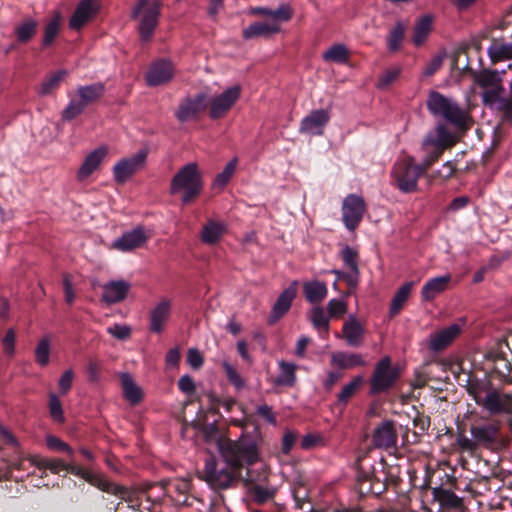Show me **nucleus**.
Masks as SVG:
<instances>
[{"instance_id": "nucleus-1", "label": "nucleus", "mask_w": 512, "mask_h": 512, "mask_svg": "<svg viewBox=\"0 0 512 512\" xmlns=\"http://www.w3.org/2000/svg\"><path fill=\"white\" fill-rule=\"evenodd\" d=\"M464 388L481 411L492 419L506 418L512 427V393L495 386L488 378L469 375Z\"/></svg>"}, {"instance_id": "nucleus-2", "label": "nucleus", "mask_w": 512, "mask_h": 512, "mask_svg": "<svg viewBox=\"0 0 512 512\" xmlns=\"http://www.w3.org/2000/svg\"><path fill=\"white\" fill-rule=\"evenodd\" d=\"M219 452L225 464L241 472L247 467L246 480L254 483L266 479V467L261 464L260 472L250 468L260 460V451L256 439L250 434H242L237 440H224L219 443Z\"/></svg>"}, {"instance_id": "nucleus-3", "label": "nucleus", "mask_w": 512, "mask_h": 512, "mask_svg": "<svg viewBox=\"0 0 512 512\" xmlns=\"http://www.w3.org/2000/svg\"><path fill=\"white\" fill-rule=\"evenodd\" d=\"M503 426L501 419H492L487 416L474 418L470 423V437L464 432H458L456 445L463 453L474 456L480 448L492 449L500 439V432Z\"/></svg>"}, {"instance_id": "nucleus-4", "label": "nucleus", "mask_w": 512, "mask_h": 512, "mask_svg": "<svg viewBox=\"0 0 512 512\" xmlns=\"http://www.w3.org/2000/svg\"><path fill=\"white\" fill-rule=\"evenodd\" d=\"M426 106L433 117L444 120L457 130L463 131L468 129L471 121L470 113L455 99L445 96L438 91L431 90L427 96Z\"/></svg>"}, {"instance_id": "nucleus-5", "label": "nucleus", "mask_w": 512, "mask_h": 512, "mask_svg": "<svg viewBox=\"0 0 512 512\" xmlns=\"http://www.w3.org/2000/svg\"><path fill=\"white\" fill-rule=\"evenodd\" d=\"M203 189V178L196 162H189L182 166L170 181L169 193L181 195L182 205L194 201Z\"/></svg>"}, {"instance_id": "nucleus-6", "label": "nucleus", "mask_w": 512, "mask_h": 512, "mask_svg": "<svg viewBox=\"0 0 512 512\" xmlns=\"http://www.w3.org/2000/svg\"><path fill=\"white\" fill-rule=\"evenodd\" d=\"M92 481L93 486L103 492L118 496L128 503L129 508L135 511L150 509V506L142 507V499L145 497L147 501L150 502V498L147 495V492L151 485L143 488L125 487L110 481L107 477L100 473H96L94 480Z\"/></svg>"}, {"instance_id": "nucleus-7", "label": "nucleus", "mask_w": 512, "mask_h": 512, "mask_svg": "<svg viewBox=\"0 0 512 512\" xmlns=\"http://www.w3.org/2000/svg\"><path fill=\"white\" fill-rule=\"evenodd\" d=\"M162 2L160 0H138L131 18L139 19L138 31L142 41H149L158 25Z\"/></svg>"}, {"instance_id": "nucleus-8", "label": "nucleus", "mask_w": 512, "mask_h": 512, "mask_svg": "<svg viewBox=\"0 0 512 512\" xmlns=\"http://www.w3.org/2000/svg\"><path fill=\"white\" fill-rule=\"evenodd\" d=\"M105 92V85L95 82L90 85L79 86L76 95L71 98L66 108L62 111V119L71 121L83 113L85 108L98 101Z\"/></svg>"}, {"instance_id": "nucleus-9", "label": "nucleus", "mask_w": 512, "mask_h": 512, "mask_svg": "<svg viewBox=\"0 0 512 512\" xmlns=\"http://www.w3.org/2000/svg\"><path fill=\"white\" fill-rule=\"evenodd\" d=\"M422 175L423 170L414 164L412 157L398 160L391 172L396 187L403 193L415 192Z\"/></svg>"}, {"instance_id": "nucleus-10", "label": "nucleus", "mask_w": 512, "mask_h": 512, "mask_svg": "<svg viewBox=\"0 0 512 512\" xmlns=\"http://www.w3.org/2000/svg\"><path fill=\"white\" fill-rule=\"evenodd\" d=\"M29 462L40 470L48 469L53 474H58L60 471H67L75 476L83 478L89 484L92 485V480L96 473L89 471L74 463V458H70V462L65 463L61 459L47 458L39 455H33L29 457Z\"/></svg>"}, {"instance_id": "nucleus-11", "label": "nucleus", "mask_w": 512, "mask_h": 512, "mask_svg": "<svg viewBox=\"0 0 512 512\" xmlns=\"http://www.w3.org/2000/svg\"><path fill=\"white\" fill-rule=\"evenodd\" d=\"M400 374L397 367L392 366L389 356L381 358L375 365L373 374L370 378V394H380L391 389Z\"/></svg>"}, {"instance_id": "nucleus-12", "label": "nucleus", "mask_w": 512, "mask_h": 512, "mask_svg": "<svg viewBox=\"0 0 512 512\" xmlns=\"http://www.w3.org/2000/svg\"><path fill=\"white\" fill-rule=\"evenodd\" d=\"M240 475L239 470L229 466H219L216 459L210 456L205 461L202 479L213 489H227Z\"/></svg>"}, {"instance_id": "nucleus-13", "label": "nucleus", "mask_w": 512, "mask_h": 512, "mask_svg": "<svg viewBox=\"0 0 512 512\" xmlns=\"http://www.w3.org/2000/svg\"><path fill=\"white\" fill-rule=\"evenodd\" d=\"M474 81L483 89L481 98L486 106L490 107L504 93L502 77L497 70L483 69L475 75Z\"/></svg>"}, {"instance_id": "nucleus-14", "label": "nucleus", "mask_w": 512, "mask_h": 512, "mask_svg": "<svg viewBox=\"0 0 512 512\" xmlns=\"http://www.w3.org/2000/svg\"><path fill=\"white\" fill-rule=\"evenodd\" d=\"M148 149H140L134 155L123 158L113 167V177L117 184H124L136 172L145 167Z\"/></svg>"}, {"instance_id": "nucleus-15", "label": "nucleus", "mask_w": 512, "mask_h": 512, "mask_svg": "<svg viewBox=\"0 0 512 512\" xmlns=\"http://www.w3.org/2000/svg\"><path fill=\"white\" fill-rule=\"evenodd\" d=\"M241 87L233 85L226 88L221 94L212 97L207 103L209 106V117L212 120L223 118L234 104L239 100Z\"/></svg>"}, {"instance_id": "nucleus-16", "label": "nucleus", "mask_w": 512, "mask_h": 512, "mask_svg": "<svg viewBox=\"0 0 512 512\" xmlns=\"http://www.w3.org/2000/svg\"><path fill=\"white\" fill-rule=\"evenodd\" d=\"M207 103L208 95L204 92L187 96L180 101L174 115L180 123L196 120L206 110Z\"/></svg>"}, {"instance_id": "nucleus-17", "label": "nucleus", "mask_w": 512, "mask_h": 512, "mask_svg": "<svg viewBox=\"0 0 512 512\" xmlns=\"http://www.w3.org/2000/svg\"><path fill=\"white\" fill-rule=\"evenodd\" d=\"M366 211L364 199L356 194H349L342 204V220L345 227L354 231L360 224Z\"/></svg>"}, {"instance_id": "nucleus-18", "label": "nucleus", "mask_w": 512, "mask_h": 512, "mask_svg": "<svg viewBox=\"0 0 512 512\" xmlns=\"http://www.w3.org/2000/svg\"><path fill=\"white\" fill-rule=\"evenodd\" d=\"M174 64L167 59L154 61L146 75L145 80L148 86L157 87L169 83L174 77Z\"/></svg>"}, {"instance_id": "nucleus-19", "label": "nucleus", "mask_w": 512, "mask_h": 512, "mask_svg": "<svg viewBox=\"0 0 512 512\" xmlns=\"http://www.w3.org/2000/svg\"><path fill=\"white\" fill-rule=\"evenodd\" d=\"M330 118L331 114L328 109L312 110L301 120L299 132L302 134L321 136L323 135Z\"/></svg>"}, {"instance_id": "nucleus-20", "label": "nucleus", "mask_w": 512, "mask_h": 512, "mask_svg": "<svg viewBox=\"0 0 512 512\" xmlns=\"http://www.w3.org/2000/svg\"><path fill=\"white\" fill-rule=\"evenodd\" d=\"M398 435L395 423L392 420H385L377 425L372 435V444L377 449H397Z\"/></svg>"}, {"instance_id": "nucleus-21", "label": "nucleus", "mask_w": 512, "mask_h": 512, "mask_svg": "<svg viewBox=\"0 0 512 512\" xmlns=\"http://www.w3.org/2000/svg\"><path fill=\"white\" fill-rule=\"evenodd\" d=\"M147 240L148 235L146 234L145 228L139 225L124 232L119 238L114 240L112 248L122 252H130L144 246Z\"/></svg>"}, {"instance_id": "nucleus-22", "label": "nucleus", "mask_w": 512, "mask_h": 512, "mask_svg": "<svg viewBox=\"0 0 512 512\" xmlns=\"http://www.w3.org/2000/svg\"><path fill=\"white\" fill-rule=\"evenodd\" d=\"M298 281L294 280L286 289H284L277 300L275 301L270 316L268 318L269 324L276 323L282 318L291 308L292 302L297 295Z\"/></svg>"}, {"instance_id": "nucleus-23", "label": "nucleus", "mask_w": 512, "mask_h": 512, "mask_svg": "<svg viewBox=\"0 0 512 512\" xmlns=\"http://www.w3.org/2000/svg\"><path fill=\"white\" fill-rule=\"evenodd\" d=\"M99 11L97 0H81L69 20V27L73 30H80L86 23L91 21Z\"/></svg>"}, {"instance_id": "nucleus-24", "label": "nucleus", "mask_w": 512, "mask_h": 512, "mask_svg": "<svg viewBox=\"0 0 512 512\" xmlns=\"http://www.w3.org/2000/svg\"><path fill=\"white\" fill-rule=\"evenodd\" d=\"M108 155L106 146H100L91 151L83 160L81 166L77 171V180L82 182L90 177L100 167L104 159Z\"/></svg>"}, {"instance_id": "nucleus-25", "label": "nucleus", "mask_w": 512, "mask_h": 512, "mask_svg": "<svg viewBox=\"0 0 512 512\" xmlns=\"http://www.w3.org/2000/svg\"><path fill=\"white\" fill-rule=\"evenodd\" d=\"M172 311V303L169 299L160 300L149 314V330L152 333L160 334L163 332Z\"/></svg>"}, {"instance_id": "nucleus-26", "label": "nucleus", "mask_w": 512, "mask_h": 512, "mask_svg": "<svg viewBox=\"0 0 512 512\" xmlns=\"http://www.w3.org/2000/svg\"><path fill=\"white\" fill-rule=\"evenodd\" d=\"M433 499L439 504V512H456L463 507V500L450 489L441 486L432 489Z\"/></svg>"}, {"instance_id": "nucleus-27", "label": "nucleus", "mask_w": 512, "mask_h": 512, "mask_svg": "<svg viewBox=\"0 0 512 512\" xmlns=\"http://www.w3.org/2000/svg\"><path fill=\"white\" fill-rule=\"evenodd\" d=\"M283 21H257L250 24L243 30L242 36L245 40L254 38H270L281 30Z\"/></svg>"}, {"instance_id": "nucleus-28", "label": "nucleus", "mask_w": 512, "mask_h": 512, "mask_svg": "<svg viewBox=\"0 0 512 512\" xmlns=\"http://www.w3.org/2000/svg\"><path fill=\"white\" fill-rule=\"evenodd\" d=\"M131 288L126 280H111L102 286V300L111 305L123 301Z\"/></svg>"}, {"instance_id": "nucleus-29", "label": "nucleus", "mask_w": 512, "mask_h": 512, "mask_svg": "<svg viewBox=\"0 0 512 512\" xmlns=\"http://www.w3.org/2000/svg\"><path fill=\"white\" fill-rule=\"evenodd\" d=\"M166 493L173 499L177 505L188 504V493L191 488V482L186 478H177L162 482Z\"/></svg>"}, {"instance_id": "nucleus-30", "label": "nucleus", "mask_w": 512, "mask_h": 512, "mask_svg": "<svg viewBox=\"0 0 512 512\" xmlns=\"http://www.w3.org/2000/svg\"><path fill=\"white\" fill-rule=\"evenodd\" d=\"M342 333L348 346L359 347L363 342L364 327L353 314L344 322Z\"/></svg>"}, {"instance_id": "nucleus-31", "label": "nucleus", "mask_w": 512, "mask_h": 512, "mask_svg": "<svg viewBox=\"0 0 512 512\" xmlns=\"http://www.w3.org/2000/svg\"><path fill=\"white\" fill-rule=\"evenodd\" d=\"M460 331L461 327L454 323L439 332L432 334L430 336V350L438 352L445 349L460 334Z\"/></svg>"}, {"instance_id": "nucleus-32", "label": "nucleus", "mask_w": 512, "mask_h": 512, "mask_svg": "<svg viewBox=\"0 0 512 512\" xmlns=\"http://www.w3.org/2000/svg\"><path fill=\"white\" fill-rule=\"evenodd\" d=\"M331 364L339 369L364 367L367 361L360 353L338 351L331 355Z\"/></svg>"}, {"instance_id": "nucleus-33", "label": "nucleus", "mask_w": 512, "mask_h": 512, "mask_svg": "<svg viewBox=\"0 0 512 512\" xmlns=\"http://www.w3.org/2000/svg\"><path fill=\"white\" fill-rule=\"evenodd\" d=\"M121 388L124 398L131 404L137 405L143 400V391L135 383L133 377L128 372H123L120 375Z\"/></svg>"}, {"instance_id": "nucleus-34", "label": "nucleus", "mask_w": 512, "mask_h": 512, "mask_svg": "<svg viewBox=\"0 0 512 512\" xmlns=\"http://www.w3.org/2000/svg\"><path fill=\"white\" fill-rule=\"evenodd\" d=\"M451 281V275L445 274L442 276L429 279L422 287L421 295L425 301L433 300L437 295L444 292Z\"/></svg>"}, {"instance_id": "nucleus-35", "label": "nucleus", "mask_w": 512, "mask_h": 512, "mask_svg": "<svg viewBox=\"0 0 512 512\" xmlns=\"http://www.w3.org/2000/svg\"><path fill=\"white\" fill-rule=\"evenodd\" d=\"M492 63L512 59V41L505 42L501 39H493L487 49Z\"/></svg>"}, {"instance_id": "nucleus-36", "label": "nucleus", "mask_w": 512, "mask_h": 512, "mask_svg": "<svg viewBox=\"0 0 512 512\" xmlns=\"http://www.w3.org/2000/svg\"><path fill=\"white\" fill-rule=\"evenodd\" d=\"M303 292L309 303L318 304L326 298L328 289L324 282L312 280L303 284Z\"/></svg>"}, {"instance_id": "nucleus-37", "label": "nucleus", "mask_w": 512, "mask_h": 512, "mask_svg": "<svg viewBox=\"0 0 512 512\" xmlns=\"http://www.w3.org/2000/svg\"><path fill=\"white\" fill-rule=\"evenodd\" d=\"M279 373L274 380L276 386L292 387L296 383V370L298 366L284 360L278 361Z\"/></svg>"}, {"instance_id": "nucleus-38", "label": "nucleus", "mask_w": 512, "mask_h": 512, "mask_svg": "<svg viewBox=\"0 0 512 512\" xmlns=\"http://www.w3.org/2000/svg\"><path fill=\"white\" fill-rule=\"evenodd\" d=\"M250 13L266 16L269 18L268 21H289L293 15L292 8L288 4H281L275 10L267 7H255L251 9Z\"/></svg>"}, {"instance_id": "nucleus-39", "label": "nucleus", "mask_w": 512, "mask_h": 512, "mask_svg": "<svg viewBox=\"0 0 512 512\" xmlns=\"http://www.w3.org/2000/svg\"><path fill=\"white\" fill-rule=\"evenodd\" d=\"M38 28V21L32 17L23 19L14 27L16 40L20 44H26L35 36Z\"/></svg>"}, {"instance_id": "nucleus-40", "label": "nucleus", "mask_w": 512, "mask_h": 512, "mask_svg": "<svg viewBox=\"0 0 512 512\" xmlns=\"http://www.w3.org/2000/svg\"><path fill=\"white\" fill-rule=\"evenodd\" d=\"M225 224L210 220L205 224L201 231V240L205 244L213 245L216 244L222 237L225 231Z\"/></svg>"}, {"instance_id": "nucleus-41", "label": "nucleus", "mask_w": 512, "mask_h": 512, "mask_svg": "<svg viewBox=\"0 0 512 512\" xmlns=\"http://www.w3.org/2000/svg\"><path fill=\"white\" fill-rule=\"evenodd\" d=\"M433 17L429 14L419 18L413 30L412 41L415 46L422 45L432 29Z\"/></svg>"}, {"instance_id": "nucleus-42", "label": "nucleus", "mask_w": 512, "mask_h": 512, "mask_svg": "<svg viewBox=\"0 0 512 512\" xmlns=\"http://www.w3.org/2000/svg\"><path fill=\"white\" fill-rule=\"evenodd\" d=\"M407 24L403 21H397L394 26L390 29L387 35V49L389 52H397L403 43Z\"/></svg>"}, {"instance_id": "nucleus-43", "label": "nucleus", "mask_w": 512, "mask_h": 512, "mask_svg": "<svg viewBox=\"0 0 512 512\" xmlns=\"http://www.w3.org/2000/svg\"><path fill=\"white\" fill-rule=\"evenodd\" d=\"M414 286V282H406L402 286H400L395 293L391 306H390V315L395 316L397 315L400 310L402 309L403 305L407 301L412 288Z\"/></svg>"}, {"instance_id": "nucleus-44", "label": "nucleus", "mask_w": 512, "mask_h": 512, "mask_svg": "<svg viewBox=\"0 0 512 512\" xmlns=\"http://www.w3.org/2000/svg\"><path fill=\"white\" fill-rule=\"evenodd\" d=\"M350 57L348 48L344 44H334L323 53L325 61L339 64L347 63Z\"/></svg>"}, {"instance_id": "nucleus-45", "label": "nucleus", "mask_w": 512, "mask_h": 512, "mask_svg": "<svg viewBox=\"0 0 512 512\" xmlns=\"http://www.w3.org/2000/svg\"><path fill=\"white\" fill-rule=\"evenodd\" d=\"M490 107L496 109L501 114L502 120L512 122V85L509 94L507 96L499 95L498 99Z\"/></svg>"}, {"instance_id": "nucleus-46", "label": "nucleus", "mask_w": 512, "mask_h": 512, "mask_svg": "<svg viewBox=\"0 0 512 512\" xmlns=\"http://www.w3.org/2000/svg\"><path fill=\"white\" fill-rule=\"evenodd\" d=\"M51 344L49 337L41 338L35 348V361L41 367H46L50 361Z\"/></svg>"}, {"instance_id": "nucleus-47", "label": "nucleus", "mask_w": 512, "mask_h": 512, "mask_svg": "<svg viewBox=\"0 0 512 512\" xmlns=\"http://www.w3.org/2000/svg\"><path fill=\"white\" fill-rule=\"evenodd\" d=\"M362 382H363V377L358 375V376H355L348 384H346L337 395L338 404L345 406L348 403V401L350 400V398L359 389Z\"/></svg>"}, {"instance_id": "nucleus-48", "label": "nucleus", "mask_w": 512, "mask_h": 512, "mask_svg": "<svg viewBox=\"0 0 512 512\" xmlns=\"http://www.w3.org/2000/svg\"><path fill=\"white\" fill-rule=\"evenodd\" d=\"M60 20H61L60 15L57 13L46 24V26L44 28V35H43V40H42V45L44 47H49L54 42V40L59 32Z\"/></svg>"}, {"instance_id": "nucleus-49", "label": "nucleus", "mask_w": 512, "mask_h": 512, "mask_svg": "<svg viewBox=\"0 0 512 512\" xmlns=\"http://www.w3.org/2000/svg\"><path fill=\"white\" fill-rule=\"evenodd\" d=\"M238 159L237 157H234L231 159L226 166L224 167L223 171L217 174L215 177V180L213 182L214 187L223 188L226 186V184L230 181L232 176L234 175L237 167Z\"/></svg>"}, {"instance_id": "nucleus-50", "label": "nucleus", "mask_w": 512, "mask_h": 512, "mask_svg": "<svg viewBox=\"0 0 512 512\" xmlns=\"http://www.w3.org/2000/svg\"><path fill=\"white\" fill-rule=\"evenodd\" d=\"M66 71L58 70L55 73L51 74L47 79H45L40 86L39 94L40 95H48L54 89H56L60 82L65 78Z\"/></svg>"}, {"instance_id": "nucleus-51", "label": "nucleus", "mask_w": 512, "mask_h": 512, "mask_svg": "<svg viewBox=\"0 0 512 512\" xmlns=\"http://www.w3.org/2000/svg\"><path fill=\"white\" fill-rule=\"evenodd\" d=\"M49 414L51 418L57 423H64L65 416L62 408V403L60 401L59 396L51 392L49 393V402H48Z\"/></svg>"}, {"instance_id": "nucleus-52", "label": "nucleus", "mask_w": 512, "mask_h": 512, "mask_svg": "<svg viewBox=\"0 0 512 512\" xmlns=\"http://www.w3.org/2000/svg\"><path fill=\"white\" fill-rule=\"evenodd\" d=\"M454 137L452 133L443 124L436 127V139L433 144L441 149L452 146L454 144Z\"/></svg>"}, {"instance_id": "nucleus-53", "label": "nucleus", "mask_w": 512, "mask_h": 512, "mask_svg": "<svg viewBox=\"0 0 512 512\" xmlns=\"http://www.w3.org/2000/svg\"><path fill=\"white\" fill-rule=\"evenodd\" d=\"M310 320L315 328L328 331L329 317L322 307L316 306L311 310Z\"/></svg>"}, {"instance_id": "nucleus-54", "label": "nucleus", "mask_w": 512, "mask_h": 512, "mask_svg": "<svg viewBox=\"0 0 512 512\" xmlns=\"http://www.w3.org/2000/svg\"><path fill=\"white\" fill-rule=\"evenodd\" d=\"M46 445L50 450L65 452L70 458H74V450L72 447L56 436L48 435L46 437Z\"/></svg>"}, {"instance_id": "nucleus-55", "label": "nucleus", "mask_w": 512, "mask_h": 512, "mask_svg": "<svg viewBox=\"0 0 512 512\" xmlns=\"http://www.w3.org/2000/svg\"><path fill=\"white\" fill-rule=\"evenodd\" d=\"M250 492L254 501L259 504H262L273 498L275 494V490L273 488H268L257 484L251 488Z\"/></svg>"}, {"instance_id": "nucleus-56", "label": "nucleus", "mask_w": 512, "mask_h": 512, "mask_svg": "<svg viewBox=\"0 0 512 512\" xmlns=\"http://www.w3.org/2000/svg\"><path fill=\"white\" fill-rule=\"evenodd\" d=\"M222 366L225 370L227 379L229 382L238 390L242 389L245 386V381L238 373L236 368H234L229 362L224 361Z\"/></svg>"}, {"instance_id": "nucleus-57", "label": "nucleus", "mask_w": 512, "mask_h": 512, "mask_svg": "<svg viewBox=\"0 0 512 512\" xmlns=\"http://www.w3.org/2000/svg\"><path fill=\"white\" fill-rule=\"evenodd\" d=\"M341 257L344 265L350 270H356L358 268V252L354 248L346 245L341 251Z\"/></svg>"}, {"instance_id": "nucleus-58", "label": "nucleus", "mask_w": 512, "mask_h": 512, "mask_svg": "<svg viewBox=\"0 0 512 512\" xmlns=\"http://www.w3.org/2000/svg\"><path fill=\"white\" fill-rule=\"evenodd\" d=\"M401 69L399 67L391 68L386 70L378 79L377 88L384 89L389 86L392 82H394L399 74Z\"/></svg>"}, {"instance_id": "nucleus-59", "label": "nucleus", "mask_w": 512, "mask_h": 512, "mask_svg": "<svg viewBox=\"0 0 512 512\" xmlns=\"http://www.w3.org/2000/svg\"><path fill=\"white\" fill-rule=\"evenodd\" d=\"M107 333L119 340H126L131 335V328L125 324H114L107 328Z\"/></svg>"}, {"instance_id": "nucleus-60", "label": "nucleus", "mask_w": 512, "mask_h": 512, "mask_svg": "<svg viewBox=\"0 0 512 512\" xmlns=\"http://www.w3.org/2000/svg\"><path fill=\"white\" fill-rule=\"evenodd\" d=\"M73 379H74L73 370L72 369L65 370L58 381V387H59L61 394L65 395L68 393V391L72 388Z\"/></svg>"}, {"instance_id": "nucleus-61", "label": "nucleus", "mask_w": 512, "mask_h": 512, "mask_svg": "<svg viewBox=\"0 0 512 512\" xmlns=\"http://www.w3.org/2000/svg\"><path fill=\"white\" fill-rule=\"evenodd\" d=\"M347 305L344 301L331 299L327 304V310L330 317H336L346 312Z\"/></svg>"}, {"instance_id": "nucleus-62", "label": "nucleus", "mask_w": 512, "mask_h": 512, "mask_svg": "<svg viewBox=\"0 0 512 512\" xmlns=\"http://www.w3.org/2000/svg\"><path fill=\"white\" fill-rule=\"evenodd\" d=\"M15 341H16V333L10 328L7 330L5 336L2 339V345L4 352L7 355H13L15 352Z\"/></svg>"}, {"instance_id": "nucleus-63", "label": "nucleus", "mask_w": 512, "mask_h": 512, "mask_svg": "<svg viewBox=\"0 0 512 512\" xmlns=\"http://www.w3.org/2000/svg\"><path fill=\"white\" fill-rule=\"evenodd\" d=\"M256 415L263 418L273 426L277 424L276 416L273 413L272 407L267 404L259 405L256 409Z\"/></svg>"}, {"instance_id": "nucleus-64", "label": "nucleus", "mask_w": 512, "mask_h": 512, "mask_svg": "<svg viewBox=\"0 0 512 512\" xmlns=\"http://www.w3.org/2000/svg\"><path fill=\"white\" fill-rule=\"evenodd\" d=\"M297 439V433L294 431L288 430L284 433L281 443V451L283 454L288 455Z\"/></svg>"}]
</instances>
